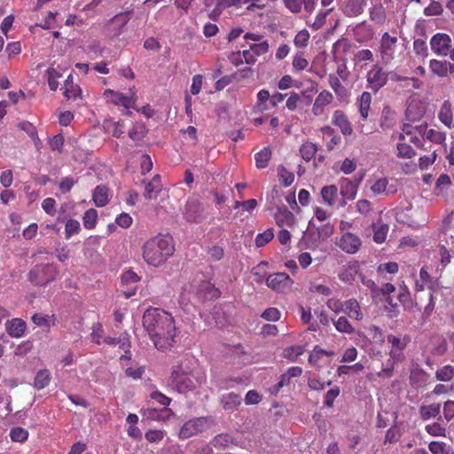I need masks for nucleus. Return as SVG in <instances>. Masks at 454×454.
Wrapping results in <instances>:
<instances>
[{
	"label": "nucleus",
	"instance_id": "13",
	"mask_svg": "<svg viewBox=\"0 0 454 454\" xmlns=\"http://www.w3.org/2000/svg\"><path fill=\"white\" fill-rule=\"evenodd\" d=\"M336 244L342 251L348 254H355L361 247V240L358 236L345 232L340 237Z\"/></svg>",
	"mask_w": 454,
	"mask_h": 454
},
{
	"label": "nucleus",
	"instance_id": "42",
	"mask_svg": "<svg viewBox=\"0 0 454 454\" xmlns=\"http://www.w3.org/2000/svg\"><path fill=\"white\" fill-rule=\"evenodd\" d=\"M372 228L374 231L373 240L378 244H381L382 242H384L387 238V234L388 232V225L387 224H380V225L372 224Z\"/></svg>",
	"mask_w": 454,
	"mask_h": 454
},
{
	"label": "nucleus",
	"instance_id": "15",
	"mask_svg": "<svg viewBox=\"0 0 454 454\" xmlns=\"http://www.w3.org/2000/svg\"><path fill=\"white\" fill-rule=\"evenodd\" d=\"M286 8L293 13H300L304 7L308 13H311L316 8L315 0H282Z\"/></svg>",
	"mask_w": 454,
	"mask_h": 454
},
{
	"label": "nucleus",
	"instance_id": "62",
	"mask_svg": "<svg viewBox=\"0 0 454 454\" xmlns=\"http://www.w3.org/2000/svg\"><path fill=\"white\" fill-rule=\"evenodd\" d=\"M165 435L162 430H149L145 433V437L149 442H159Z\"/></svg>",
	"mask_w": 454,
	"mask_h": 454
},
{
	"label": "nucleus",
	"instance_id": "54",
	"mask_svg": "<svg viewBox=\"0 0 454 454\" xmlns=\"http://www.w3.org/2000/svg\"><path fill=\"white\" fill-rule=\"evenodd\" d=\"M397 298L400 303L403 306L404 309H412L416 305L411 298L410 292L398 294Z\"/></svg>",
	"mask_w": 454,
	"mask_h": 454
},
{
	"label": "nucleus",
	"instance_id": "63",
	"mask_svg": "<svg viewBox=\"0 0 454 454\" xmlns=\"http://www.w3.org/2000/svg\"><path fill=\"white\" fill-rule=\"evenodd\" d=\"M413 50L417 55H419L423 58L427 56V46L426 42L422 39H416L413 42Z\"/></svg>",
	"mask_w": 454,
	"mask_h": 454
},
{
	"label": "nucleus",
	"instance_id": "47",
	"mask_svg": "<svg viewBox=\"0 0 454 454\" xmlns=\"http://www.w3.org/2000/svg\"><path fill=\"white\" fill-rule=\"evenodd\" d=\"M310 35L307 29L299 31L294 36V43L297 48H305L309 43Z\"/></svg>",
	"mask_w": 454,
	"mask_h": 454
},
{
	"label": "nucleus",
	"instance_id": "49",
	"mask_svg": "<svg viewBox=\"0 0 454 454\" xmlns=\"http://www.w3.org/2000/svg\"><path fill=\"white\" fill-rule=\"evenodd\" d=\"M358 104H359L360 115L364 120H366V118L369 115V92L368 91H364L362 93Z\"/></svg>",
	"mask_w": 454,
	"mask_h": 454
},
{
	"label": "nucleus",
	"instance_id": "2",
	"mask_svg": "<svg viewBox=\"0 0 454 454\" xmlns=\"http://www.w3.org/2000/svg\"><path fill=\"white\" fill-rule=\"evenodd\" d=\"M175 253L171 236L159 233L147 239L142 247V255L145 262L158 268L163 265Z\"/></svg>",
	"mask_w": 454,
	"mask_h": 454
},
{
	"label": "nucleus",
	"instance_id": "29",
	"mask_svg": "<svg viewBox=\"0 0 454 454\" xmlns=\"http://www.w3.org/2000/svg\"><path fill=\"white\" fill-rule=\"evenodd\" d=\"M441 404L432 403L429 405H421L419 408V414L423 420H427L435 418L440 414Z\"/></svg>",
	"mask_w": 454,
	"mask_h": 454
},
{
	"label": "nucleus",
	"instance_id": "31",
	"mask_svg": "<svg viewBox=\"0 0 454 454\" xmlns=\"http://www.w3.org/2000/svg\"><path fill=\"white\" fill-rule=\"evenodd\" d=\"M449 62L446 60L441 61L437 59H431L429 68L434 74L440 77H444L448 74Z\"/></svg>",
	"mask_w": 454,
	"mask_h": 454
},
{
	"label": "nucleus",
	"instance_id": "5",
	"mask_svg": "<svg viewBox=\"0 0 454 454\" xmlns=\"http://www.w3.org/2000/svg\"><path fill=\"white\" fill-rule=\"evenodd\" d=\"M59 274V267L53 263L35 265L28 272L27 278L37 286H44L55 281Z\"/></svg>",
	"mask_w": 454,
	"mask_h": 454
},
{
	"label": "nucleus",
	"instance_id": "52",
	"mask_svg": "<svg viewBox=\"0 0 454 454\" xmlns=\"http://www.w3.org/2000/svg\"><path fill=\"white\" fill-rule=\"evenodd\" d=\"M423 114L424 111L419 109L417 104H410L406 109V117L412 121L419 119Z\"/></svg>",
	"mask_w": 454,
	"mask_h": 454
},
{
	"label": "nucleus",
	"instance_id": "26",
	"mask_svg": "<svg viewBox=\"0 0 454 454\" xmlns=\"http://www.w3.org/2000/svg\"><path fill=\"white\" fill-rule=\"evenodd\" d=\"M51 380V372L47 369H43L37 372L34 380V387L41 390L49 386Z\"/></svg>",
	"mask_w": 454,
	"mask_h": 454
},
{
	"label": "nucleus",
	"instance_id": "58",
	"mask_svg": "<svg viewBox=\"0 0 454 454\" xmlns=\"http://www.w3.org/2000/svg\"><path fill=\"white\" fill-rule=\"evenodd\" d=\"M398 156L401 158L410 159L415 155V151L407 144L400 143L397 145Z\"/></svg>",
	"mask_w": 454,
	"mask_h": 454
},
{
	"label": "nucleus",
	"instance_id": "14",
	"mask_svg": "<svg viewBox=\"0 0 454 454\" xmlns=\"http://www.w3.org/2000/svg\"><path fill=\"white\" fill-rule=\"evenodd\" d=\"M4 326L7 334L12 338H21L27 331L26 322L19 317L7 320Z\"/></svg>",
	"mask_w": 454,
	"mask_h": 454
},
{
	"label": "nucleus",
	"instance_id": "37",
	"mask_svg": "<svg viewBox=\"0 0 454 454\" xmlns=\"http://www.w3.org/2000/svg\"><path fill=\"white\" fill-rule=\"evenodd\" d=\"M338 189L335 185H327L322 188L321 195L325 202L333 206L337 197Z\"/></svg>",
	"mask_w": 454,
	"mask_h": 454
},
{
	"label": "nucleus",
	"instance_id": "21",
	"mask_svg": "<svg viewBox=\"0 0 454 454\" xmlns=\"http://www.w3.org/2000/svg\"><path fill=\"white\" fill-rule=\"evenodd\" d=\"M63 89H64L63 94L67 100H69V99L75 100V99L81 98V96H82V90L79 85L74 83L72 74H69L67 77Z\"/></svg>",
	"mask_w": 454,
	"mask_h": 454
},
{
	"label": "nucleus",
	"instance_id": "48",
	"mask_svg": "<svg viewBox=\"0 0 454 454\" xmlns=\"http://www.w3.org/2000/svg\"><path fill=\"white\" fill-rule=\"evenodd\" d=\"M333 325L337 331L345 333H351L354 328L345 317H340L336 321H333Z\"/></svg>",
	"mask_w": 454,
	"mask_h": 454
},
{
	"label": "nucleus",
	"instance_id": "60",
	"mask_svg": "<svg viewBox=\"0 0 454 454\" xmlns=\"http://www.w3.org/2000/svg\"><path fill=\"white\" fill-rule=\"evenodd\" d=\"M340 395V388L335 387L333 388L329 389L324 399V404L326 407H333L335 398Z\"/></svg>",
	"mask_w": 454,
	"mask_h": 454
},
{
	"label": "nucleus",
	"instance_id": "59",
	"mask_svg": "<svg viewBox=\"0 0 454 454\" xmlns=\"http://www.w3.org/2000/svg\"><path fill=\"white\" fill-rule=\"evenodd\" d=\"M387 179L386 177L378 179L372 185H371V191L374 194H382L387 192Z\"/></svg>",
	"mask_w": 454,
	"mask_h": 454
},
{
	"label": "nucleus",
	"instance_id": "53",
	"mask_svg": "<svg viewBox=\"0 0 454 454\" xmlns=\"http://www.w3.org/2000/svg\"><path fill=\"white\" fill-rule=\"evenodd\" d=\"M77 182L78 179H74L72 176L63 177L59 185L60 192L64 194L69 192Z\"/></svg>",
	"mask_w": 454,
	"mask_h": 454
},
{
	"label": "nucleus",
	"instance_id": "30",
	"mask_svg": "<svg viewBox=\"0 0 454 454\" xmlns=\"http://www.w3.org/2000/svg\"><path fill=\"white\" fill-rule=\"evenodd\" d=\"M317 152V146L316 144L307 141L300 146L301 157L306 161H310Z\"/></svg>",
	"mask_w": 454,
	"mask_h": 454
},
{
	"label": "nucleus",
	"instance_id": "19",
	"mask_svg": "<svg viewBox=\"0 0 454 454\" xmlns=\"http://www.w3.org/2000/svg\"><path fill=\"white\" fill-rule=\"evenodd\" d=\"M369 59V50H362L356 53L354 58L355 69L361 74L362 77L369 82V69L367 60Z\"/></svg>",
	"mask_w": 454,
	"mask_h": 454
},
{
	"label": "nucleus",
	"instance_id": "50",
	"mask_svg": "<svg viewBox=\"0 0 454 454\" xmlns=\"http://www.w3.org/2000/svg\"><path fill=\"white\" fill-rule=\"evenodd\" d=\"M274 233L272 229H268L265 231L259 233L255 238V245L257 247H264L270 240H272Z\"/></svg>",
	"mask_w": 454,
	"mask_h": 454
},
{
	"label": "nucleus",
	"instance_id": "56",
	"mask_svg": "<svg viewBox=\"0 0 454 454\" xmlns=\"http://www.w3.org/2000/svg\"><path fill=\"white\" fill-rule=\"evenodd\" d=\"M50 147L52 151L62 153L64 146V137L62 134H57L52 137L49 142Z\"/></svg>",
	"mask_w": 454,
	"mask_h": 454
},
{
	"label": "nucleus",
	"instance_id": "41",
	"mask_svg": "<svg viewBox=\"0 0 454 454\" xmlns=\"http://www.w3.org/2000/svg\"><path fill=\"white\" fill-rule=\"evenodd\" d=\"M12 442H24L28 438V431L21 427H12L9 434Z\"/></svg>",
	"mask_w": 454,
	"mask_h": 454
},
{
	"label": "nucleus",
	"instance_id": "33",
	"mask_svg": "<svg viewBox=\"0 0 454 454\" xmlns=\"http://www.w3.org/2000/svg\"><path fill=\"white\" fill-rule=\"evenodd\" d=\"M439 119L446 126L450 127L452 123V109L451 103L449 100H445L439 111Z\"/></svg>",
	"mask_w": 454,
	"mask_h": 454
},
{
	"label": "nucleus",
	"instance_id": "20",
	"mask_svg": "<svg viewBox=\"0 0 454 454\" xmlns=\"http://www.w3.org/2000/svg\"><path fill=\"white\" fill-rule=\"evenodd\" d=\"M328 83L340 102H345L348 100L349 93L346 87L342 85L340 78L336 74H329Z\"/></svg>",
	"mask_w": 454,
	"mask_h": 454
},
{
	"label": "nucleus",
	"instance_id": "17",
	"mask_svg": "<svg viewBox=\"0 0 454 454\" xmlns=\"http://www.w3.org/2000/svg\"><path fill=\"white\" fill-rule=\"evenodd\" d=\"M205 8L213 20H217L223 10L230 7L227 0H205Z\"/></svg>",
	"mask_w": 454,
	"mask_h": 454
},
{
	"label": "nucleus",
	"instance_id": "18",
	"mask_svg": "<svg viewBox=\"0 0 454 454\" xmlns=\"http://www.w3.org/2000/svg\"><path fill=\"white\" fill-rule=\"evenodd\" d=\"M145 184L144 197L146 200H153L161 192V177L160 175H154L150 181L144 180L142 182Z\"/></svg>",
	"mask_w": 454,
	"mask_h": 454
},
{
	"label": "nucleus",
	"instance_id": "55",
	"mask_svg": "<svg viewBox=\"0 0 454 454\" xmlns=\"http://www.w3.org/2000/svg\"><path fill=\"white\" fill-rule=\"evenodd\" d=\"M270 100V94L269 90L262 89L257 93V104L256 106L261 112L266 110L264 104Z\"/></svg>",
	"mask_w": 454,
	"mask_h": 454
},
{
	"label": "nucleus",
	"instance_id": "51",
	"mask_svg": "<svg viewBox=\"0 0 454 454\" xmlns=\"http://www.w3.org/2000/svg\"><path fill=\"white\" fill-rule=\"evenodd\" d=\"M80 230V223L77 220L69 219L65 226L66 239H69L72 235L79 233Z\"/></svg>",
	"mask_w": 454,
	"mask_h": 454
},
{
	"label": "nucleus",
	"instance_id": "36",
	"mask_svg": "<svg viewBox=\"0 0 454 454\" xmlns=\"http://www.w3.org/2000/svg\"><path fill=\"white\" fill-rule=\"evenodd\" d=\"M46 75L50 90L55 91L59 88L58 80L62 77V74L54 67H49L46 70Z\"/></svg>",
	"mask_w": 454,
	"mask_h": 454
},
{
	"label": "nucleus",
	"instance_id": "39",
	"mask_svg": "<svg viewBox=\"0 0 454 454\" xmlns=\"http://www.w3.org/2000/svg\"><path fill=\"white\" fill-rule=\"evenodd\" d=\"M303 353L304 348L302 346H291L284 349L283 356L291 362H295Z\"/></svg>",
	"mask_w": 454,
	"mask_h": 454
},
{
	"label": "nucleus",
	"instance_id": "3",
	"mask_svg": "<svg viewBox=\"0 0 454 454\" xmlns=\"http://www.w3.org/2000/svg\"><path fill=\"white\" fill-rule=\"evenodd\" d=\"M205 381L206 377L202 372L191 370L187 365L180 363L172 366L168 384L177 393L187 394L200 388Z\"/></svg>",
	"mask_w": 454,
	"mask_h": 454
},
{
	"label": "nucleus",
	"instance_id": "1",
	"mask_svg": "<svg viewBox=\"0 0 454 454\" xmlns=\"http://www.w3.org/2000/svg\"><path fill=\"white\" fill-rule=\"evenodd\" d=\"M143 326L157 349L164 351L172 347L176 329L170 313L160 308H149L144 313Z\"/></svg>",
	"mask_w": 454,
	"mask_h": 454
},
{
	"label": "nucleus",
	"instance_id": "34",
	"mask_svg": "<svg viewBox=\"0 0 454 454\" xmlns=\"http://www.w3.org/2000/svg\"><path fill=\"white\" fill-rule=\"evenodd\" d=\"M271 158V150L270 147H263L260 152L255 153V165L258 168H265Z\"/></svg>",
	"mask_w": 454,
	"mask_h": 454
},
{
	"label": "nucleus",
	"instance_id": "40",
	"mask_svg": "<svg viewBox=\"0 0 454 454\" xmlns=\"http://www.w3.org/2000/svg\"><path fill=\"white\" fill-rule=\"evenodd\" d=\"M146 133L145 127L143 123L137 122L133 124L132 129L129 130V137L135 142L142 140Z\"/></svg>",
	"mask_w": 454,
	"mask_h": 454
},
{
	"label": "nucleus",
	"instance_id": "35",
	"mask_svg": "<svg viewBox=\"0 0 454 454\" xmlns=\"http://www.w3.org/2000/svg\"><path fill=\"white\" fill-rule=\"evenodd\" d=\"M233 437L229 434H219L211 441V445L216 449L223 450L233 443Z\"/></svg>",
	"mask_w": 454,
	"mask_h": 454
},
{
	"label": "nucleus",
	"instance_id": "24",
	"mask_svg": "<svg viewBox=\"0 0 454 454\" xmlns=\"http://www.w3.org/2000/svg\"><path fill=\"white\" fill-rule=\"evenodd\" d=\"M109 195L106 185H98L92 192V200L97 207H104L109 202Z\"/></svg>",
	"mask_w": 454,
	"mask_h": 454
},
{
	"label": "nucleus",
	"instance_id": "44",
	"mask_svg": "<svg viewBox=\"0 0 454 454\" xmlns=\"http://www.w3.org/2000/svg\"><path fill=\"white\" fill-rule=\"evenodd\" d=\"M424 137L435 144H442L445 141V134L435 129H425Z\"/></svg>",
	"mask_w": 454,
	"mask_h": 454
},
{
	"label": "nucleus",
	"instance_id": "43",
	"mask_svg": "<svg viewBox=\"0 0 454 454\" xmlns=\"http://www.w3.org/2000/svg\"><path fill=\"white\" fill-rule=\"evenodd\" d=\"M292 66H293V68L297 72L303 71L308 67L309 61L304 58L303 51H298L294 56Z\"/></svg>",
	"mask_w": 454,
	"mask_h": 454
},
{
	"label": "nucleus",
	"instance_id": "32",
	"mask_svg": "<svg viewBox=\"0 0 454 454\" xmlns=\"http://www.w3.org/2000/svg\"><path fill=\"white\" fill-rule=\"evenodd\" d=\"M343 310L349 317H354L356 320L362 319L359 303L355 299L347 301Z\"/></svg>",
	"mask_w": 454,
	"mask_h": 454
},
{
	"label": "nucleus",
	"instance_id": "9",
	"mask_svg": "<svg viewBox=\"0 0 454 454\" xmlns=\"http://www.w3.org/2000/svg\"><path fill=\"white\" fill-rule=\"evenodd\" d=\"M333 95L327 90H323L316 97L311 112L314 116L320 117L325 114L326 107L333 104Z\"/></svg>",
	"mask_w": 454,
	"mask_h": 454
},
{
	"label": "nucleus",
	"instance_id": "11",
	"mask_svg": "<svg viewBox=\"0 0 454 454\" xmlns=\"http://www.w3.org/2000/svg\"><path fill=\"white\" fill-rule=\"evenodd\" d=\"M104 95L107 98V101L111 102L114 106H123L125 109L133 108L135 105L134 93L131 96H126L121 92L107 89L105 90Z\"/></svg>",
	"mask_w": 454,
	"mask_h": 454
},
{
	"label": "nucleus",
	"instance_id": "4",
	"mask_svg": "<svg viewBox=\"0 0 454 454\" xmlns=\"http://www.w3.org/2000/svg\"><path fill=\"white\" fill-rule=\"evenodd\" d=\"M395 291V286L390 283L379 286L371 281V298L372 303L380 311L386 312L388 318L396 317L400 314L398 304L394 302L391 295Z\"/></svg>",
	"mask_w": 454,
	"mask_h": 454
},
{
	"label": "nucleus",
	"instance_id": "28",
	"mask_svg": "<svg viewBox=\"0 0 454 454\" xmlns=\"http://www.w3.org/2000/svg\"><path fill=\"white\" fill-rule=\"evenodd\" d=\"M365 5V0H348L345 5V12L349 16H357L362 13Z\"/></svg>",
	"mask_w": 454,
	"mask_h": 454
},
{
	"label": "nucleus",
	"instance_id": "22",
	"mask_svg": "<svg viewBox=\"0 0 454 454\" xmlns=\"http://www.w3.org/2000/svg\"><path fill=\"white\" fill-rule=\"evenodd\" d=\"M372 73H373V77L371 78V89L376 92L386 84L388 74L377 66L373 67L371 70Z\"/></svg>",
	"mask_w": 454,
	"mask_h": 454
},
{
	"label": "nucleus",
	"instance_id": "46",
	"mask_svg": "<svg viewBox=\"0 0 454 454\" xmlns=\"http://www.w3.org/2000/svg\"><path fill=\"white\" fill-rule=\"evenodd\" d=\"M435 377L440 381H450L454 377V368L451 365H445L436 371Z\"/></svg>",
	"mask_w": 454,
	"mask_h": 454
},
{
	"label": "nucleus",
	"instance_id": "57",
	"mask_svg": "<svg viewBox=\"0 0 454 454\" xmlns=\"http://www.w3.org/2000/svg\"><path fill=\"white\" fill-rule=\"evenodd\" d=\"M443 9L442 4L436 1H431L430 4L425 8L424 14L426 16H436L442 14Z\"/></svg>",
	"mask_w": 454,
	"mask_h": 454
},
{
	"label": "nucleus",
	"instance_id": "61",
	"mask_svg": "<svg viewBox=\"0 0 454 454\" xmlns=\"http://www.w3.org/2000/svg\"><path fill=\"white\" fill-rule=\"evenodd\" d=\"M42 207L44 210V212L51 216H53L57 210H56V201L53 198H46L42 202Z\"/></svg>",
	"mask_w": 454,
	"mask_h": 454
},
{
	"label": "nucleus",
	"instance_id": "64",
	"mask_svg": "<svg viewBox=\"0 0 454 454\" xmlns=\"http://www.w3.org/2000/svg\"><path fill=\"white\" fill-rule=\"evenodd\" d=\"M153 168V161L148 154H143L140 159V169L141 174L145 175L150 172Z\"/></svg>",
	"mask_w": 454,
	"mask_h": 454
},
{
	"label": "nucleus",
	"instance_id": "8",
	"mask_svg": "<svg viewBox=\"0 0 454 454\" xmlns=\"http://www.w3.org/2000/svg\"><path fill=\"white\" fill-rule=\"evenodd\" d=\"M207 419L203 417L186 421L179 430V438L187 439L202 433L207 427Z\"/></svg>",
	"mask_w": 454,
	"mask_h": 454
},
{
	"label": "nucleus",
	"instance_id": "23",
	"mask_svg": "<svg viewBox=\"0 0 454 454\" xmlns=\"http://www.w3.org/2000/svg\"><path fill=\"white\" fill-rule=\"evenodd\" d=\"M220 400L223 408L227 411H233L241 404V396L233 392L223 394Z\"/></svg>",
	"mask_w": 454,
	"mask_h": 454
},
{
	"label": "nucleus",
	"instance_id": "38",
	"mask_svg": "<svg viewBox=\"0 0 454 454\" xmlns=\"http://www.w3.org/2000/svg\"><path fill=\"white\" fill-rule=\"evenodd\" d=\"M83 226L85 229L91 230L93 229L98 222V212L94 208H90L85 211L83 217Z\"/></svg>",
	"mask_w": 454,
	"mask_h": 454
},
{
	"label": "nucleus",
	"instance_id": "45",
	"mask_svg": "<svg viewBox=\"0 0 454 454\" xmlns=\"http://www.w3.org/2000/svg\"><path fill=\"white\" fill-rule=\"evenodd\" d=\"M278 178H279V182L282 184V185L285 187H287V186H290L294 183V173L288 171L286 168L281 166L278 168Z\"/></svg>",
	"mask_w": 454,
	"mask_h": 454
},
{
	"label": "nucleus",
	"instance_id": "25",
	"mask_svg": "<svg viewBox=\"0 0 454 454\" xmlns=\"http://www.w3.org/2000/svg\"><path fill=\"white\" fill-rule=\"evenodd\" d=\"M357 192V184L348 178H343L340 182V194L345 200H351L355 198Z\"/></svg>",
	"mask_w": 454,
	"mask_h": 454
},
{
	"label": "nucleus",
	"instance_id": "27",
	"mask_svg": "<svg viewBox=\"0 0 454 454\" xmlns=\"http://www.w3.org/2000/svg\"><path fill=\"white\" fill-rule=\"evenodd\" d=\"M276 221L279 226L292 227L295 224V217L287 208L278 210L276 215Z\"/></svg>",
	"mask_w": 454,
	"mask_h": 454
},
{
	"label": "nucleus",
	"instance_id": "10",
	"mask_svg": "<svg viewBox=\"0 0 454 454\" xmlns=\"http://www.w3.org/2000/svg\"><path fill=\"white\" fill-rule=\"evenodd\" d=\"M432 51L440 56H447L451 48V38L444 33H437L430 40Z\"/></svg>",
	"mask_w": 454,
	"mask_h": 454
},
{
	"label": "nucleus",
	"instance_id": "16",
	"mask_svg": "<svg viewBox=\"0 0 454 454\" xmlns=\"http://www.w3.org/2000/svg\"><path fill=\"white\" fill-rule=\"evenodd\" d=\"M332 123L338 127L344 136H349L353 133L352 125L342 110H335L333 112Z\"/></svg>",
	"mask_w": 454,
	"mask_h": 454
},
{
	"label": "nucleus",
	"instance_id": "12",
	"mask_svg": "<svg viewBox=\"0 0 454 454\" xmlns=\"http://www.w3.org/2000/svg\"><path fill=\"white\" fill-rule=\"evenodd\" d=\"M396 42L397 38L395 36H390L387 32L383 34L380 40V52L384 63H389L393 59Z\"/></svg>",
	"mask_w": 454,
	"mask_h": 454
},
{
	"label": "nucleus",
	"instance_id": "6",
	"mask_svg": "<svg viewBox=\"0 0 454 454\" xmlns=\"http://www.w3.org/2000/svg\"><path fill=\"white\" fill-rule=\"evenodd\" d=\"M130 20L128 12H120L111 18L104 26V34L109 39H115L126 31Z\"/></svg>",
	"mask_w": 454,
	"mask_h": 454
},
{
	"label": "nucleus",
	"instance_id": "7",
	"mask_svg": "<svg viewBox=\"0 0 454 454\" xmlns=\"http://www.w3.org/2000/svg\"><path fill=\"white\" fill-rule=\"evenodd\" d=\"M294 284V280L285 272L270 274L266 278V285L273 291L286 293Z\"/></svg>",
	"mask_w": 454,
	"mask_h": 454
}]
</instances>
